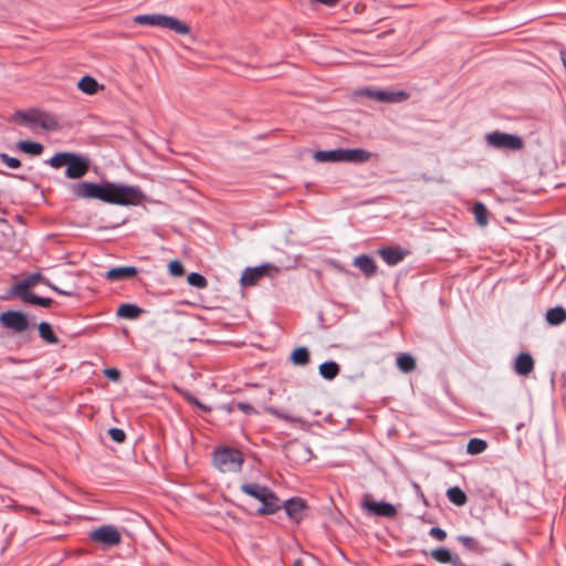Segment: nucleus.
Instances as JSON below:
<instances>
[{"mask_svg":"<svg viewBox=\"0 0 566 566\" xmlns=\"http://www.w3.org/2000/svg\"><path fill=\"white\" fill-rule=\"evenodd\" d=\"M488 448L486 441L478 438H472L469 440L467 446V452L469 454H479L482 453Z\"/></svg>","mask_w":566,"mask_h":566,"instance_id":"nucleus-33","label":"nucleus"},{"mask_svg":"<svg viewBox=\"0 0 566 566\" xmlns=\"http://www.w3.org/2000/svg\"><path fill=\"white\" fill-rule=\"evenodd\" d=\"M397 366L402 373H411L416 369V360L409 354H400L397 357Z\"/></svg>","mask_w":566,"mask_h":566,"instance_id":"nucleus-29","label":"nucleus"},{"mask_svg":"<svg viewBox=\"0 0 566 566\" xmlns=\"http://www.w3.org/2000/svg\"><path fill=\"white\" fill-rule=\"evenodd\" d=\"M265 411H268V412H270V413H272V415H274V416H276V417H279L281 419H284L286 421H296L295 418H292L291 416L285 415V413L279 411L277 409H275L273 407H265Z\"/></svg>","mask_w":566,"mask_h":566,"instance_id":"nucleus-41","label":"nucleus"},{"mask_svg":"<svg viewBox=\"0 0 566 566\" xmlns=\"http://www.w3.org/2000/svg\"><path fill=\"white\" fill-rule=\"evenodd\" d=\"M447 496L450 502H452L453 504H455L458 506L464 505L468 500L465 493L458 486L450 488L447 491Z\"/></svg>","mask_w":566,"mask_h":566,"instance_id":"nucleus-31","label":"nucleus"},{"mask_svg":"<svg viewBox=\"0 0 566 566\" xmlns=\"http://www.w3.org/2000/svg\"><path fill=\"white\" fill-rule=\"evenodd\" d=\"M241 491L261 503V506L256 510L258 514H273L281 507L279 497L268 486L258 483H244L241 485Z\"/></svg>","mask_w":566,"mask_h":566,"instance_id":"nucleus-4","label":"nucleus"},{"mask_svg":"<svg viewBox=\"0 0 566 566\" xmlns=\"http://www.w3.org/2000/svg\"><path fill=\"white\" fill-rule=\"evenodd\" d=\"M431 557L441 564H451L452 566H460V557L452 555L446 547H439L430 553Z\"/></svg>","mask_w":566,"mask_h":566,"instance_id":"nucleus-20","label":"nucleus"},{"mask_svg":"<svg viewBox=\"0 0 566 566\" xmlns=\"http://www.w3.org/2000/svg\"><path fill=\"white\" fill-rule=\"evenodd\" d=\"M284 509L289 517L295 522H300L304 516V511L307 509V505L304 500L293 497L285 501Z\"/></svg>","mask_w":566,"mask_h":566,"instance_id":"nucleus-15","label":"nucleus"},{"mask_svg":"<svg viewBox=\"0 0 566 566\" xmlns=\"http://www.w3.org/2000/svg\"><path fill=\"white\" fill-rule=\"evenodd\" d=\"M473 213L476 223L480 227H485L489 222V211L482 202H476L473 207Z\"/></svg>","mask_w":566,"mask_h":566,"instance_id":"nucleus-30","label":"nucleus"},{"mask_svg":"<svg viewBox=\"0 0 566 566\" xmlns=\"http://www.w3.org/2000/svg\"><path fill=\"white\" fill-rule=\"evenodd\" d=\"M235 407L244 413H258L255 409L247 402H239Z\"/></svg>","mask_w":566,"mask_h":566,"instance_id":"nucleus-44","label":"nucleus"},{"mask_svg":"<svg viewBox=\"0 0 566 566\" xmlns=\"http://www.w3.org/2000/svg\"><path fill=\"white\" fill-rule=\"evenodd\" d=\"M48 164L56 169L66 166L65 176L69 179H80L88 172L91 161L75 153H57L48 160Z\"/></svg>","mask_w":566,"mask_h":566,"instance_id":"nucleus-2","label":"nucleus"},{"mask_svg":"<svg viewBox=\"0 0 566 566\" xmlns=\"http://www.w3.org/2000/svg\"><path fill=\"white\" fill-rule=\"evenodd\" d=\"M39 116L40 111L17 112L14 114V118L21 120V123L34 125H38Z\"/></svg>","mask_w":566,"mask_h":566,"instance_id":"nucleus-32","label":"nucleus"},{"mask_svg":"<svg viewBox=\"0 0 566 566\" xmlns=\"http://www.w3.org/2000/svg\"><path fill=\"white\" fill-rule=\"evenodd\" d=\"M429 534L438 541H444L447 537L446 531L440 527H432Z\"/></svg>","mask_w":566,"mask_h":566,"instance_id":"nucleus-43","label":"nucleus"},{"mask_svg":"<svg viewBox=\"0 0 566 566\" xmlns=\"http://www.w3.org/2000/svg\"><path fill=\"white\" fill-rule=\"evenodd\" d=\"M134 22L142 25L160 27L178 34H188L190 28L181 20L165 14H139L134 17Z\"/></svg>","mask_w":566,"mask_h":566,"instance_id":"nucleus-5","label":"nucleus"},{"mask_svg":"<svg viewBox=\"0 0 566 566\" xmlns=\"http://www.w3.org/2000/svg\"><path fill=\"white\" fill-rule=\"evenodd\" d=\"M318 370L323 378L332 380L339 374V366L335 361H325L319 365Z\"/></svg>","mask_w":566,"mask_h":566,"instance_id":"nucleus-27","label":"nucleus"},{"mask_svg":"<svg viewBox=\"0 0 566 566\" xmlns=\"http://www.w3.org/2000/svg\"><path fill=\"white\" fill-rule=\"evenodd\" d=\"M77 87L86 94L93 95L98 92V90H103V85H99L97 81L92 76H83L78 83Z\"/></svg>","mask_w":566,"mask_h":566,"instance_id":"nucleus-22","label":"nucleus"},{"mask_svg":"<svg viewBox=\"0 0 566 566\" xmlns=\"http://www.w3.org/2000/svg\"><path fill=\"white\" fill-rule=\"evenodd\" d=\"M371 153L363 149H331L317 150L314 153L313 158L317 163H366L371 158Z\"/></svg>","mask_w":566,"mask_h":566,"instance_id":"nucleus-3","label":"nucleus"},{"mask_svg":"<svg viewBox=\"0 0 566 566\" xmlns=\"http://www.w3.org/2000/svg\"><path fill=\"white\" fill-rule=\"evenodd\" d=\"M104 374L108 379L113 381H118L120 379V371L116 368H106Z\"/></svg>","mask_w":566,"mask_h":566,"instance_id":"nucleus-42","label":"nucleus"},{"mask_svg":"<svg viewBox=\"0 0 566 566\" xmlns=\"http://www.w3.org/2000/svg\"><path fill=\"white\" fill-rule=\"evenodd\" d=\"M213 462L221 472H238L243 463V454L237 449L223 448L214 452Z\"/></svg>","mask_w":566,"mask_h":566,"instance_id":"nucleus-6","label":"nucleus"},{"mask_svg":"<svg viewBox=\"0 0 566 566\" xmlns=\"http://www.w3.org/2000/svg\"><path fill=\"white\" fill-rule=\"evenodd\" d=\"M293 566H303L302 559L297 558L294 560Z\"/></svg>","mask_w":566,"mask_h":566,"instance_id":"nucleus-47","label":"nucleus"},{"mask_svg":"<svg viewBox=\"0 0 566 566\" xmlns=\"http://www.w3.org/2000/svg\"><path fill=\"white\" fill-rule=\"evenodd\" d=\"M24 303L34 304L42 307H50L53 301L49 297H41L35 294H27V296L21 298Z\"/></svg>","mask_w":566,"mask_h":566,"instance_id":"nucleus-34","label":"nucleus"},{"mask_svg":"<svg viewBox=\"0 0 566 566\" xmlns=\"http://www.w3.org/2000/svg\"><path fill=\"white\" fill-rule=\"evenodd\" d=\"M188 400H189L190 402L195 403L196 406H198L201 410H203V411H206V412H208V411H210V410H211V408H210V407H208V406H206V405L201 403L200 401H198V400H197L196 398H193V397H188Z\"/></svg>","mask_w":566,"mask_h":566,"instance_id":"nucleus-45","label":"nucleus"},{"mask_svg":"<svg viewBox=\"0 0 566 566\" xmlns=\"http://www.w3.org/2000/svg\"><path fill=\"white\" fill-rule=\"evenodd\" d=\"M108 434L117 443H123L125 441V439H126L125 432L122 429H118V428H111L108 430Z\"/></svg>","mask_w":566,"mask_h":566,"instance_id":"nucleus-38","label":"nucleus"},{"mask_svg":"<svg viewBox=\"0 0 566 566\" xmlns=\"http://www.w3.org/2000/svg\"><path fill=\"white\" fill-rule=\"evenodd\" d=\"M291 360L296 366H305L310 363V352L306 347H297L291 354Z\"/></svg>","mask_w":566,"mask_h":566,"instance_id":"nucleus-28","label":"nucleus"},{"mask_svg":"<svg viewBox=\"0 0 566 566\" xmlns=\"http://www.w3.org/2000/svg\"><path fill=\"white\" fill-rule=\"evenodd\" d=\"M17 146L21 151L32 156H39L43 151V145L36 142L20 140Z\"/></svg>","mask_w":566,"mask_h":566,"instance_id":"nucleus-26","label":"nucleus"},{"mask_svg":"<svg viewBox=\"0 0 566 566\" xmlns=\"http://www.w3.org/2000/svg\"><path fill=\"white\" fill-rule=\"evenodd\" d=\"M353 264L357 269H359L366 277L374 276L378 270L375 260L367 254H361V255L356 256L353 260Z\"/></svg>","mask_w":566,"mask_h":566,"instance_id":"nucleus-17","label":"nucleus"},{"mask_svg":"<svg viewBox=\"0 0 566 566\" xmlns=\"http://www.w3.org/2000/svg\"><path fill=\"white\" fill-rule=\"evenodd\" d=\"M38 125L49 132L59 129L57 118L45 112H40Z\"/></svg>","mask_w":566,"mask_h":566,"instance_id":"nucleus-24","label":"nucleus"},{"mask_svg":"<svg viewBox=\"0 0 566 566\" xmlns=\"http://www.w3.org/2000/svg\"><path fill=\"white\" fill-rule=\"evenodd\" d=\"M503 566H512L511 564H504Z\"/></svg>","mask_w":566,"mask_h":566,"instance_id":"nucleus-48","label":"nucleus"},{"mask_svg":"<svg viewBox=\"0 0 566 566\" xmlns=\"http://www.w3.org/2000/svg\"><path fill=\"white\" fill-rule=\"evenodd\" d=\"M363 507L370 514L392 518L397 515V509L387 502H376L369 494L363 499Z\"/></svg>","mask_w":566,"mask_h":566,"instance_id":"nucleus-10","label":"nucleus"},{"mask_svg":"<svg viewBox=\"0 0 566 566\" xmlns=\"http://www.w3.org/2000/svg\"><path fill=\"white\" fill-rule=\"evenodd\" d=\"M458 541L461 542L463 544V546L470 551H473V552L480 551L479 543L473 537L461 535L458 537Z\"/></svg>","mask_w":566,"mask_h":566,"instance_id":"nucleus-36","label":"nucleus"},{"mask_svg":"<svg viewBox=\"0 0 566 566\" xmlns=\"http://www.w3.org/2000/svg\"><path fill=\"white\" fill-rule=\"evenodd\" d=\"M546 321L549 325H559L566 321V310L562 306L549 308L546 312Z\"/></svg>","mask_w":566,"mask_h":566,"instance_id":"nucleus-23","label":"nucleus"},{"mask_svg":"<svg viewBox=\"0 0 566 566\" xmlns=\"http://www.w3.org/2000/svg\"><path fill=\"white\" fill-rule=\"evenodd\" d=\"M41 338L48 344H56L59 342L51 324L48 322H41L38 326Z\"/></svg>","mask_w":566,"mask_h":566,"instance_id":"nucleus-25","label":"nucleus"},{"mask_svg":"<svg viewBox=\"0 0 566 566\" xmlns=\"http://www.w3.org/2000/svg\"><path fill=\"white\" fill-rule=\"evenodd\" d=\"M45 282H49V281L45 280L44 276L40 272L31 273L25 279L13 284L9 289L7 298H12V297L22 298V297L27 296V294H32L30 292L31 287L35 286L38 283L45 284Z\"/></svg>","mask_w":566,"mask_h":566,"instance_id":"nucleus-8","label":"nucleus"},{"mask_svg":"<svg viewBox=\"0 0 566 566\" xmlns=\"http://www.w3.org/2000/svg\"><path fill=\"white\" fill-rule=\"evenodd\" d=\"M0 159L10 168H19L21 166V161L18 158L10 157L7 154H0Z\"/></svg>","mask_w":566,"mask_h":566,"instance_id":"nucleus-39","label":"nucleus"},{"mask_svg":"<svg viewBox=\"0 0 566 566\" xmlns=\"http://www.w3.org/2000/svg\"><path fill=\"white\" fill-rule=\"evenodd\" d=\"M234 407H235V406H234L233 403H228V405H223V406L221 407V409L226 410L228 413H231V412H233Z\"/></svg>","mask_w":566,"mask_h":566,"instance_id":"nucleus-46","label":"nucleus"},{"mask_svg":"<svg viewBox=\"0 0 566 566\" xmlns=\"http://www.w3.org/2000/svg\"><path fill=\"white\" fill-rule=\"evenodd\" d=\"M45 285L61 295L73 296L75 294L73 290H67V287H64V290L60 289L59 286L52 284L51 282H45Z\"/></svg>","mask_w":566,"mask_h":566,"instance_id":"nucleus-40","label":"nucleus"},{"mask_svg":"<svg viewBox=\"0 0 566 566\" xmlns=\"http://www.w3.org/2000/svg\"><path fill=\"white\" fill-rule=\"evenodd\" d=\"M1 324L17 333H22L29 327V321L25 314L15 311L3 312L0 315Z\"/></svg>","mask_w":566,"mask_h":566,"instance_id":"nucleus-11","label":"nucleus"},{"mask_svg":"<svg viewBox=\"0 0 566 566\" xmlns=\"http://www.w3.org/2000/svg\"><path fill=\"white\" fill-rule=\"evenodd\" d=\"M143 313L142 307L130 303L119 305L116 312L118 317L126 319H137Z\"/></svg>","mask_w":566,"mask_h":566,"instance_id":"nucleus-21","label":"nucleus"},{"mask_svg":"<svg viewBox=\"0 0 566 566\" xmlns=\"http://www.w3.org/2000/svg\"><path fill=\"white\" fill-rule=\"evenodd\" d=\"M485 139L491 147L496 149L520 150L524 147V142L520 136L499 130L488 134Z\"/></svg>","mask_w":566,"mask_h":566,"instance_id":"nucleus-7","label":"nucleus"},{"mask_svg":"<svg viewBox=\"0 0 566 566\" xmlns=\"http://www.w3.org/2000/svg\"><path fill=\"white\" fill-rule=\"evenodd\" d=\"M378 254L388 265H396L405 259L407 252L399 247H386L379 249Z\"/></svg>","mask_w":566,"mask_h":566,"instance_id":"nucleus-16","label":"nucleus"},{"mask_svg":"<svg viewBox=\"0 0 566 566\" xmlns=\"http://www.w3.org/2000/svg\"><path fill=\"white\" fill-rule=\"evenodd\" d=\"M91 538L106 546H114L120 543V534L116 527L104 525L91 533Z\"/></svg>","mask_w":566,"mask_h":566,"instance_id":"nucleus-14","label":"nucleus"},{"mask_svg":"<svg viewBox=\"0 0 566 566\" xmlns=\"http://www.w3.org/2000/svg\"><path fill=\"white\" fill-rule=\"evenodd\" d=\"M168 269L169 273L174 276H181L185 272L184 265L177 260L171 261L168 265Z\"/></svg>","mask_w":566,"mask_h":566,"instance_id":"nucleus-37","label":"nucleus"},{"mask_svg":"<svg viewBox=\"0 0 566 566\" xmlns=\"http://www.w3.org/2000/svg\"><path fill=\"white\" fill-rule=\"evenodd\" d=\"M187 281L190 285L196 286L198 289H205L208 285L207 279L196 272H192L188 275Z\"/></svg>","mask_w":566,"mask_h":566,"instance_id":"nucleus-35","label":"nucleus"},{"mask_svg":"<svg viewBox=\"0 0 566 566\" xmlns=\"http://www.w3.org/2000/svg\"><path fill=\"white\" fill-rule=\"evenodd\" d=\"M138 273L135 266H119L113 268L106 272L105 277L109 281H119L125 279H132Z\"/></svg>","mask_w":566,"mask_h":566,"instance_id":"nucleus-18","label":"nucleus"},{"mask_svg":"<svg viewBox=\"0 0 566 566\" xmlns=\"http://www.w3.org/2000/svg\"><path fill=\"white\" fill-rule=\"evenodd\" d=\"M70 189L77 199H98L118 206H137L146 199L139 187L111 181L101 184L81 181L73 184Z\"/></svg>","mask_w":566,"mask_h":566,"instance_id":"nucleus-1","label":"nucleus"},{"mask_svg":"<svg viewBox=\"0 0 566 566\" xmlns=\"http://www.w3.org/2000/svg\"><path fill=\"white\" fill-rule=\"evenodd\" d=\"M533 369H534L533 357L527 353L520 354L514 364L515 373L521 376H527L528 374L532 373Z\"/></svg>","mask_w":566,"mask_h":566,"instance_id":"nucleus-19","label":"nucleus"},{"mask_svg":"<svg viewBox=\"0 0 566 566\" xmlns=\"http://www.w3.org/2000/svg\"><path fill=\"white\" fill-rule=\"evenodd\" d=\"M272 271L279 272L277 268L271 264H262L256 268H248L244 270L241 276V284L244 286L255 285L263 276L270 274Z\"/></svg>","mask_w":566,"mask_h":566,"instance_id":"nucleus-12","label":"nucleus"},{"mask_svg":"<svg viewBox=\"0 0 566 566\" xmlns=\"http://www.w3.org/2000/svg\"><path fill=\"white\" fill-rule=\"evenodd\" d=\"M190 325V319L187 317H180L176 322L171 323L169 334H171L175 342H195L197 337L189 331Z\"/></svg>","mask_w":566,"mask_h":566,"instance_id":"nucleus-13","label":"nucleus"},{"mask_svg":"<svg viewBox=\"0 0 566 566\" xmlns=\"http://www.w3.org/2000/svg\"><path fill=\"white\" fill-rule=\"evenodd\" d=\"M358 94L382 103H400L409 98V94L405 91L389 92L365 88L359 91Z\"/></svg>","mask_w":566,"mask_h":566,"instance_id":"nucleus-9","label":"nucleus"}]
</instances>
